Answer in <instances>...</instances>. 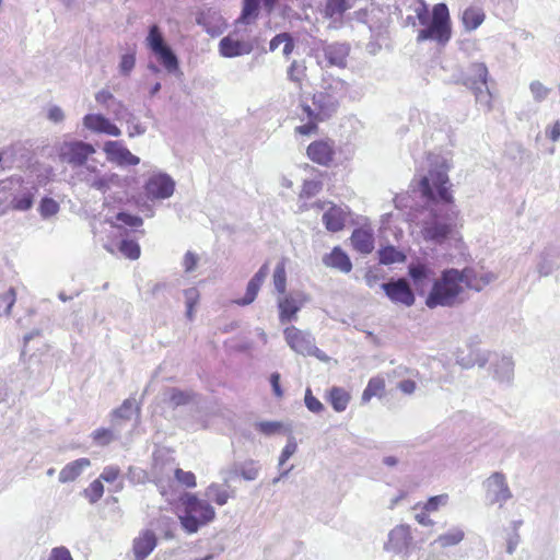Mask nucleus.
Returning <instances> with one entry per match:
<instances>
[{"label": "nucleus", "mask_w": 560, "mask_h": 560, "mask_svg": "<svg viewBox=\"0 0 560 560\" xmlns=\"http://www.w3.org/2000/svg\"><path fill=\"white\" fill-rule=\"evenodd\" d=\"M428 175L421 177L419 188L427 203L419 221L420 233L425 242L442 245L455 236L459 210L451 192L447 172L448 161L442 155L429 156Z\"/></svg>", "instance_id": "f257e3e1"}, {"label": "nucleus", "mask_w": 560, "mask_h": 560, "mask_svg": "<svg viewBox=\"0 0 560 560\" xmlns=\"http://www.w3.org/2000/svg\"><path fill=\"white\" fill-rule=\"evenodd\" d=\"M349 90L347 81L332 75L324 77L322 90L313 95L312 106H303V112L308 119L326 120L337 113L341 100L347 96Z\"/></svg>", "instance_id": "f03ea898"}, {"label": "nucleus", "mask_w": 560, "mask_h": 560, "mask_svg": "<svg viewBox=\"0 0 560 560\" xmlns=\"http://www.w3.org/2000/svg\"><path fill=\"white\" fill-rule=\"evenodd\" d=\"M462 272L451 268L442 271L441 277L435 279L425 299L429 308L438 306L452 307L462 302L460 295L464 292Z\"/></svg>", "instance_id": "7ed1b4c3"}, {"label": "nucleus", "mask_w": 560, "mask_h": 560, "mask_svg": "<svg viewBox=\"0 0 560 560\" xmlns=\"http://www.w3.org/2000/svg\"><path fill=\"white\" fill-rule=\"evenodd\" d=\"M182 503L184 514L179 515L180 525L188 534H195L201 526L215 518V510L208 500L199 499L196 494L186 493Z\"/></svg>", "instance_id": "20e7f679"}, {"label": "nucleus", "mask_w": 560, "mask_h": 560, "mask_svg": "<svg viewBox=\"0 0 560 560\" xmlns=\"http://www.w3.org/2000/svg\"><path fill=\"white\" fill-rule=\"evenodd\" d=\"M418 32L417 42L435 40L445 45L451 39V19L448 8L445 3H438L433 7L432 19L427 25H422Z\"/></svg>", "instance_id": "39448f33"}, {"label": "nucleus", "mask_w": 560, "mask_h": 560, "mask_svg": "<svg viewBox=\"0 0 560 560\" xmlns=\"http://www.w3.org/2000/svg\"><path fill=\"white\" fill-rule=\"evenodd\" d=\"M287 345L295 353L303 357H315L322 362H328L330 358L315 345L314 336L307 331L299 329L295 326H289L283 330Z\"/></svg>", "instance_id": "423d86ee"}, {"label": "nucleus", "mask_w": 560, "mask_h": 560, "mask_svg": "<svg viewBox=\"0 0 560 560\" xmlns=\"http://www.w3.org/2000/svg\"><path fill=\"white\" fill-rule=\"evenodd\" d=\"M488 68L485 63H472L463 84L472 91L476 102L487 112L492 109V95L488 88Z\"/></svg>", "instance_id": "0eeeda50"}, {"label": "nucleus", "mask_w": 560, "mask_h": 560, "mask_svg": "<svg viewBox=\"0 0 560 560\" xmlns=\"http://www.w3.org/2000/svg\"><path fill=\"white\" fill-rule=\"evenodd\" d=\"M95 153L92 144L83 141L65 142L60 147V159L72 167H79L86 164L89 156Z\"/></svg>", "instance_id": "6e6552de"}, {"label": "nucleus", "mask_w": 560, "mask_h": 560, "mask_svg": "<svg viewBox=\"0 0 560 560\" xmlns=\"http://www.w3.org/2000/svg\"><path fill=\"white\" fill-rule=\"evenodd\" d=\"M175 190V182L166 173L152 174L144 185V191L150 200L170 198Z\"/></svg>", "instance_id": "1a4fd4ad"}, {"label": "nucleus", "mask_w": 560, "mask_h": 560, "mask_svg": "<svg viewBox=\"0 0 560 560\" xmlns=\"http://www.w3.org/2000/svg\"><path fill=\"white\" fill-rule=\"evenodd\" d=\"M382 289L393 303L401 304L407 307L415 304V294L405 278L385 282L382 284Z\"/></svg>", "instance_id": "9d476101"}, {"label": "nucleus", "mask_w": 560, "mask_h": 560, "mask_svg": "<svg viewBox=\"0 0 560 560\" xmlns=\"http://www.w3.org/2000/svg\"><path fill=\"white\" fill-rule=\"evenodd\" d=\"M486 489L487 497L492 504L502 505L512 497L505 476L501 472H494L486 480Z\"/></svg>", "instance_id": "9b49d317"}, {"label": "nucleus", "mask_w": 560, "mask_h": 560, "mask_svg": "<svg viewBox=\"0 0 560 560\" xmlns=\"http://www.w3.org/2000/svg\"><path fill=\"white\" fill-rule=\"evenodd\" d=\"M306 296L301 292L290 293L278 299L279 319L281 323L294 320L296 313L303 307Z\"/></svg>", "instance_id": "f8f14e48"}, {"label": "nucleus", "mask_w": 560, "mask_h": 560, "mask_svg": "<svg viewBox=\"0 0 560 560\" xmlns=\"http://www.w3.org/2000/svg\"><path fill=\"white\" fill-rule=\"evenodd\" d=\"M103 150L109 161L121 166L137 165L140 162V159L119 141H106Z\"/></svg>", "instance_id": "ddd939ff"}, {"label": "nucleus", "mask_w": 560, "mask_h": 560, "mask_svg": "<svg viewBox=\"0 0 560 560\" xmlns=\"http://www.w3.org/2000/svg\"><path fill=\"white\" fill-rule=\"evenodd\" d=\"M83 126L95 133L119 137L121 130L102 114H88L83 117Z\"/></svg>", "instance_id": "4468645a"}, {"label": "nucleus", "mask_w": 560, "mask_h": 560, "mask_svg": "<svg viewBox=\"0 0 560 560\" xmlns=\"http://www.w3.org/2000/svg\"><path fill=\"white\" fill-rule=\"evenodd\" d=\"M307 156L315 163L328 166L335 156V143L331 140H318L307 147Z\"/></svg>", "instance_id": "2eb2a0df"}, {"label": "nucleus", "mask_w": 560, "mask_h": 560, "mask_svg": "<svg viewBox=\"0 0 560 560\" xmlns=\"http://www.w3.org/2000/svg\"><path fill=\"white\" fill-rule=\"evenodd\" d=\"M350 45L347 43H330L324 46L323 52L327 66L343 69L347 67V59L350 54Z\"/></svg>", "instance_id": "dca6fc26"}, {"label": "nucleus", "mask_w": 560, "mask_h": 560, "mask_svg": "<svg viewBox=\"0 0 560 560\" xmlns=\"http://www.w3.org/2000/svg\"><path fill=\"white\" fill-rule=\"evenodd\" d=\"M459 272H462L460 278L463 284L475 291H481L498 278L494 272H478L474 268H464L463 270H459Z\"/></svg>", "instance_id": "f3484780"}, {"label": "nucleus", "mask_w": 560, "mask_h": 560, "mask_svg": "<svg viewBox=\"0 0 560 560\" xmlns=\"http://www.w3.org/2000/svg\"><path fill=\"white\" fill-rule=\"evenodd\" d=\"M158 544L156 535L151 529H143L133 539L132 551L136 560H145Z\"/></svg>", "instance_id": "a211bd4d"}, {"label": "nucleus", "mask_w": 560, "mask_h": 560, "mask_svg": "<svg viewBox=\"0 0 560 560\" xmlns=\"http://www.w3.org/2000/svg\"><path fill=\"white\" fill-rule=\"evenodd\" d=\"M492 377L510 385L514 378V361L511 355H501L491 362Z\"/></svg>", "instance_id": "6ab92c4d"}, {"label": "nucleus", "mask_w": 560, "mask_h": 560, "mask_svg": "<svg viewBox=\"0 0 560 560\" xmlns=\"http://www.w3.org/2000/svg\"><path fill=\"white\" fill-rule=\"evenodd\" d=\"M219 50L223 57L234 58L250 54L253 45L245 40L235 39L229 35L220 40Z\"/></svg>", "instance_id": "aec40b11"}, {"label": "nucleus", "mask_w": 560, "mask_h": 560, "mask_svg": "<svg viewBox=\"0 0 560 560\" xmlns=\"http://www.w3.org/2000/svg\"><path fill=\"white\" fill-rule=\"evenodd\" d=\"M197 23L211 36H219L225 28L222 15L211 9L201 12L197 18Z\"/></svg>", "instance_id": "412c9836"}, {"label": "nucleus", "mask_w": 560, "mask_h": 560, "mask_svg": "<svg viewBox=\"0 0 560 560\" xmlns=\"http://www.w3.org/2000/svg\"><path fill=\"white\" fill-rule=\"evenodd\" d=\"M408 275L412 279V283L417 292L424 294L425 289L432 282L433 270L422 264H412L408 267Z\"/></svg>", "instance_id": "4be33fe9"}, {"label": "nucleus", "mask_w": 560, "mask_h": 560, "mask_svg": "<svg viewBox=\"0 0 560 560\" xmlns=\"http://www.w3.org/2000/svg\"><path fill=\"white\" fill-rule=\"evenodd\" d=\"M412 537L408 525H398L388 534V541L385 545L387 550L401 551L407 548Z\"/></svg>", "instance_id": "5701e85b"}, {"label": "nucleus", "mask_w": 560, "mask_h": 560, "mask_svg": "<svg viewBox=\"0 0 560 560\" xmlns=\"http://www.w3.org/2000/svg\"><path fill=\"white\" fill-rule=\"evenodd\" d=\"M259 468L254 460H248L242 463L240 465H234L231 469L222 472L224 483L228 485L229 481L234 476H241L245 480L252 481L258 477Z\"/></svg>", "instance_id": "b1692460"}, {"label": "nucleus", "mask_w": 560, "mask_h": 560, "mask_svg": "<svg viewBox=\"0 0 560 560\" xmlns=\"http://www.w3.org/2000/svg\"><path fill=\"white\" fill-rule=\"evenodd\" d=\"M268 273H269L268 264H264L259 268V270L254 275V277L249 280V282L247 284L245 296L238 301V304L248 305L255 300L262 282L267 278Z\"/></svg>", "instance_id": "393cba45"}, {"label": "nucleus", "mask_w": 560, "mask_h": 560, "mask_svg": "<svg viewBox=\"0 0 560 560\" xmlns=\"http://www.w3.org/2000/svg\"><path fill=\"white\" fill-rule=\"evenodd\" d=\"M264 4V8L267 12H271L275 9V5L278 0H260ZM258 2L259 0H244V7L242 10V14L238 18L237 22L243 24H249L253 22L258 15Z\"/></svg>", "instance_id": "a878e982"}, {"label": "nucleus", "mask_w": 560, "mask_h": 560, "mask_svg": "<svg viewBox=\"0 0 560 560\" xmlns=\"http://www.w3.org/2000/svg\"><path fill=\"white\" fill-rule=\"evenodd\" d=\"M347 212L337 206L330 207L323 215V222L330 232L341 231L346 224Z\"/></svg>", "instance_id": "bb28decb"}, {"label": "nucleus", "mask_w": 560, "mask_h": 560, "mask_svg": "<svg viewBox=\"0 0 560 560\" xmlns=\"http://www.w3.org/2000/svg\"><path fill=\"white\" fill-rule=\"evenodd\" d=\"M350 240L353 247L361 254H370L374 249L373 233L368 229H355Z\"/></svg>", "instance_id": "cd10ccee"}, {"label": "nucleus", "mask_w": 560, "mask_h": 560, "mask_svg": "<svg viewBox=\"0 0 560 560\" xmlns=\"http://www.w3.org/2000/svg\"><path fill=\"white\" fill-rule=\"evenodd\" d=\"M323 262L327 267H332L339 269L342 272H350L352 269V264L347 256L339 247H335L330 254H327L323 257Z\"/></svg>", "instance_id": "c85d7f7f"}, {"label": "nucleus", "mask_w": 560, "mask_h": 560, "mask_svg": "<svg viewBox=\"0 0 560 560\" xmlns=\"http://www.w3.org/2000/svg\"><path fill=\"white\" fill-rule=\"evenodd\" d=\"M91 465L89 458H79L66 465L59 472V481L62 483L75 480L82 471Z\"/></svg>", "instance_id": "c756f323"}, {"label": "nucleus", "mask_w": 560, "mask_h": 560, "mask_svg": "<svg viewBox=\"0 0 560 560\" xmlns=\"http://www.w3.org/2000/svg\"><path fill=\"white\" fill-rule=\"evenodd\" d=\"M559 268V254L545 250L540 254L536 269L540 277L550 276Z\"/></svg>", "instance_id": "7c9ffc66"}, {"label": "nucleus", "mask_w": 560, "mask_h": 560, "mask_svg": "<svg viewBox=\"0 0 560 560\" xmlns=\"http://www.w3.org/2000/svg\"><path fill=\"white\" fill-rule=\"evenodd\" d=\"M465 538V532L459 526L451 527L447 532L439 535L432 545H439L441 548H448L460 544Z\"/></svg>", "instance_id": "2f4dec72"}, {"label": "nucleus", "mask_w": 560, "mask_h": 560, "mask_svg": "<svg viewBox=\"0 0 560 560\" xmlns=\"http://www.w3.org/2000/svg\"><path fill=\"white\" fill-rule=\"evenodd\" d=\"M35 188H23L18 191L12 200L11 208L19 211H26L33 207Z\"/></svg>", "instance_id": "473e14b6"}, {"label": "nucleus", "mask_w": 560, "mask_h": 560, "mask_svg": "<svg viewBox=\"0 0 560 560\" xmlns=\"http://www.w3.org/2000/svg\"><path fill=\"white\" fill-rule=\"evenodd\" d=\"M485 13L480 8L469 7L467 8L462 15V22L464 24L465 30L474 31L479 27L485 21Z\"/></svg>", "instance_id": "72a5a7b5"}, {"label": "nucleus", "mask_w": 560, "mask_h": 560, "mask_svg": "<svg viewBox=\"0 0 560 560\" xmlns=\"http://www.w3.org/2000/svg\"><path fill=\"white\" fill-rule=\"evenodd\" d=\"M328 400L335 411L342 412L348 407L350 394L342 387L334 386L329 390Z\"/></svg>", "instance_id": "f704fd0d"}, {"label": "nucleus", "mask_w": 560, "mask_h": 560, "mask_svg": "<svg viewBox=\"0 0 560 560\" xmlns=\"http://www.w3.org/2000/svg\"><path fill=\"white\" fill-rule=\"evenodd\" d=\"M140 407L137 405L136 399L130 397L124 400L120 407L112 412V422L116 425L118 420H129L133 411L139 412Z\"/></svg>", "instance_id": "c9c22d12"}, {"label": "nucleus", "mask_w": 560, "mask_h": 560, "mask_svg": "<svg viewBox=\"0 0 560 560\" xmlns=\"http://www.w3.org/2000/svg\"><path fill=\"white\" fill-rule=\"evenodd\" d=\"M167 72L173 73L178 69V59L167 45L153 52Z\"/></svg>", "instance_id": "e433bc0d"}, {"label": "nucleus", "mask_w": 560, "mask_h": 560, "mask_svg": "<svg viewBox=\"0 0 560 560\" xmlns=\"http://www.w3.org/2000/svg\"><path fill=\"white\" fill-rule=\"evenodd\" d=\"M205 495L207 499L212 500L218 505H224L228 503L229 499L233 495L223 489V487L219 483H211L205 490Z\"/></svg>", "instance_id": "4c0bfd02"}, {"label": "nucleus", "mask_w": 560, "mask_h": 560, "mask_svg": "<svg viewBox=\"0 0 560 560\" xmlns=\"http://www.w3.org/2000/svg\"><path fill=\"white\" fill-rule=\"evenodd\" d=\"M385 388V382L382 377H372L362 393V401L368 402L372 397L380 396Z\"/></svg>", "instance_id": "58836bf2"}, {"label": "nucleus", "mask_w": 560, "mask_h": 560, "mask_svg": "<svg viewBox=\"0 0 560 560\" xmlns=\"http://www.w3.org/2000/svg\"><path fill=\"white\" fill-rule=\"evenodd\" d=\"M118 179L117 175L114 174H105V175H96L93 178H86V182L91 188L100 190L102 192L107 191L110 188V185Z\"/></svg>", "instance_id": "ea45409f"}, {"label": "nucleus", "mask_w": 560, "mask_h": 560, "mask_svg": "<svg viewBox=\"0 0 560 560\" xmlns=\"http://www.w3.org/2000/svg\"><path fill=\"white\" fill-rule=\"evenodd\" d=\"M145 42L152 52L167 46L158 25H152L150 27Z\"/></svg>", "instance_id": "a19ab883"}, {"label": "nucleus", "mask_w": 560, "mask_h": 560, "mask_svg": "<svg viewBox=\"0 0 560 560\" xmlns=\"http://www.w3.org/2000/svg\"><path fill=\"white\" fill-rule=\"evenodd\" d=\"M348 8L347 0H327L324 13L325 16L329 19H337L340 18Z\"/></svg>", "instance_id": "79ce46f5"}, {"label": "nucleus", "mask_w": 560, "mask_h": 560, "mask_svg": "<svg viewBox=\"0 0 560 560\" xmlns=\"http://www.w3.org/2000/svg\"><path fill=\"white\" fill-rule=\"evenodd\" d=\"M380 261L384 265L400 262L405 260V255L394 246L384 247L378 252Z\"/></svg>", "instance_id": "37998d69"}, {"label": "nucleus", "mask_w": 560, "mask_h": 560, "mask_svg": "<svg viewBox=\"0 0 560 560\" xmlns=\"http://www.w3.org/2000/svg\"><path fill=\"white\" fill-rule=\"evenodd\" d=\"M116 221L117 222L110 221V223L114 228H118V229H120L122 225L137 228V226L142 225V223H143V220L140 217L132 215V214H129L126 212L117 213Z\"/></svg>", "instance_id": "c03bdc74"}, {"label": "nucleus", "mask_w": 560, "mask_h": 560, "mask_svg": "<svg viewBox=\"0 0 560 560\" xmlns=\"http://www.w3.org/2000/svg\"><path fill=\"white\" fill-rule=\"evenodd\" d=\"M273 284L276 290L283 294L285 292L287 288V273H285V266L283 261H280L277 264L273 272Z\"/></svg>", "instance_id": "a18cd8bd"}, {"label": "nucleus", "mask_w": 560, "mask_h": 560, "mask_svg": "<svg viewBox=\"0 0 560 560\" xmlns=\"http://www.w3.org/2000/svg\"><path fill=\"white\" fill-rule=\"evenodd\" d=\"M305 71L306 67L304 66V63L294 60L288 69V78L290 81L301 85L302 81L306 75Z\"/></svg>", "instance_id": "49530a36"}, {"label": "nucleus", "mask_w": 560, "mask_h": 560, "mask_svg": "<svg viewBox=\"0 0 560 560\" xmlns=\"http://www.w3.org/2000/svg\"><path fill=\"white\" fill-rule=\"evenodd\" d=\"M120 253L129 259H138L140 257V246L135 241L124 240L119 245Z\"/></svg>", "instance_id": "de8ad7c7"}, {"label": "nucleus", "mask_w": 560, "mask_h": 560, "mask_svg": "<svg viewBox=\"0 0 560 560\" xmlns=\"http://www.w3.org/2000/svg\"><path fill=\"white\" fill-rule=\"evenodd\" d=\"M104 493V486L101 480H94L85 490L84 497L90 501V503L97 502Z\"/></svg>", "instance_id": "09e8293b"}, {"label": "nucleus", "mask_w": 560, "mask_h": 560, "mask_svg": "<svg viewBox=\"0 0 560 560\" xmlns=\"http://www.w3.org/2000/svg\"><path fill=\"white\" fill-rule=\"evenodd\" d=\"M126 122L128 124V136L130 138L141 136L147 130L145 126L132 113H127Z\"/></svg>", "instance_id": "8fccbe9b"}, {"label": "nucleus", "mask_w": 560, "mask_h": 560, "mask_svg": "<svg viewBox=\"0 0 560 560\" xmlns=\"http://www.w3.org/2000/svg\"><path fill=\"white\" fill-rule=\"evenodd\" d=\"M135 65H136L135 52L131 51V52L124 54L121 56L119 65H118L119 73L124 77H128L131 73V71L133 70Z\"/></svg>", "instance_id": "3c124183"}, {"label": "nucleus", "mask_w": 560, "mask_h": 560, "mask_svg": "<svg viewBox=\"0 0 560 560\" xmlns=\"http://www.w3.org/2000/svg\"><path fill=\"white\" fill-rule=\"evenodd\" d=\"M167 397L173 407L182 406L189 402L191 396L187 392H182L176 388H171L167 392Z\"/></svg>", "instance_id": "603ef678"}, {"label": "nucleus", "mask_w": 560, "mask_h": 560, "mask_svg": "<svg viewBox=\"0 0 560 560\" xmlns=\"http://www.w3.org/2000/svg\"><path fill=\"white\" fill-rule=\"evenodd\" d=\"M59 211V205L51 198H44L39 205V213L46 219L55 215Z\"/></svg>", "instance_id": "864d4df0"}, {"label": "nucleus", "mask_w": 560, "mask_h": 560, "mask_svg": "<svg viewBox=\"0 0 560 560\" xmlns=\"http://www.w3.org/2000/svg\"><path fill=\"white\" fill-rule=\"evenodd\" d=\"M93 441L98 445H108L116 439L115 434L109 429H97L92 433Z\"/></svg>", "instance_id": "5fc2aeb1"}, {"label": "nucleus", "mask_w": 560, "mask_h": 560, "mask_svg": "<svg viewBox=\"0 0 560 560\" xmlns=\"http://www.w3.org/2000/svg\"><path fill=\"white\" fill-rule=\"evenodd\" d=\"M282 423L279 421H260L255 424V428L265 435H273L282 429Z\"/></svg>", "instance_id": "6e6d98bb"}, {"label": "nucleus", "mask_w": 560, "mask_h": 560, "mask_svg": "<svg viewBox=\"0 0 560 560\" xmlns=\"http://www.w3.org/2000/svg\"><path fill=\"white\" fill-rule=\"evenodd\" d=\"M447 501H448L447 494H440V495L431 497L425 502V504L423 506H424V510H427V512L433 513V512H436L441 506H445L447 504Z\"/></svg>", "instance_id": "4d7b16f0"}, {"label": "nucleus", "mask_w": 560, "mask_h": 560, "mask_svg": "<svg viewBox=\"0 0 560 560\" xmlns=\"http://www.w3.org/2000/svg\"><path fill=\"white\" fill-rule=\"evenodd\" d=\"M298 450V443L295 441L294 436H290L288 439L287 445L281 452V455L279 457V467H282L285 462L296 452Z\"/></svg>", "instance_id": "13d9d810"}, {"label": "nucleus", "mask_w": 560, "mask_h": 560, "mask_svg": "<svg viewBox=\"0 0 560 560\" xmlns=\"http://www.w3.org/2000/svg\"><path fill=\"white\" fill-rule=\"evenodd\" d=\"M533 97L536 102H541L547 98L550 90L546 88L540 81H533L529 85Z\"/></svg>", "instance_id": "bf43d9fd"}, {"label": "nucleus", "mask_w": 560, "mask_h": 560, "mask_svg": "<svg viewBox=\"0 0 560 560\" xmlns=\"http://www.w3.org/2000/svg\"><path fill=\"white\" fill-rule=\"evenodd\" d=\"M304 402L306 408L314 413H319L324 410V405L313 396L312 390L310 388L305 392Z\"/></svg>", "instance_id": "052dcab7"}, {"label": "nucleus", "mask_w": 560, "mask_h": 560, "mask_svg": "<svg viewBox=\"0 0 560 560\" xmlns=\"http://www.w3.org/2000/svg\"><path fill=\"white\" fill-rule=\"evenodd\" d=\"M322 190V183L318 180H305L302 187L301 197L310 198Z\"/></svg>", "instance_id": "680f3d73"}, {"label": "nucleus", "mask_w": 560, "mask_h": 560, "mask_svg": "<svg viewBox=\"0 0 560 560\" xmlns=\"http://www.w3.org/2000/svg\"><path fill=\"white\" fill-rule=\"evenodd\" d=\"M175 478L178 482L185 485L188 488L196 487V477L191 471H184L180 468L175 469Z\"/></svg>", "instance_id": "e2e57ef3"}, {"label": "nucleus", "mask_w": 560, "mask_h": 560, "mask_svg": "<svg viewBox=\"0 0 560 560\" xmlns=\"http://www.w3.org/2000/svg\"><path fill=\"white\" fill-rule=\"evenodd\" d=\"M95 101L97 104L107 109L112 107V104L116 101V98L108 90H101L95 94Z\"/></svg>", "instance_id": "0e129e2a"}, {"label": "nucleus", "mask_w": 560, "mask_h": 560, "mask_svg": "<svg viewBox=\"0 0 560 560\" xmlns=\"http://www.w3.org/2000/svg\"><path fill=\"white\" fill-rule=\"evenodd\" d=\"M108 113H110L112 115H114V117L117 119V120H121V119H125L127 118V113L128 109L127 107L124 105V103L121 101H118L116 100L113 104H112V107L110 108H107L106 109Z\"/></svg>", "instance_id": "69168bd1"}, {"label": "nucleus", "mask_w": 560, "mask_h": 560, "mask_svg": "<svg viewBox=\"0 0 560 560\" xmlns=\"http://www.w3.org/2000/svg\"><path fill=\"white\" fill-rule=\"evenodd\" d=\"M199 257L192 252H187L184 256L183 265L186 272H191L196 269Z\"/></svg>", "instance_id": "338daca9"}, {"label": "nucleus", "mask_w": 560, "mask_h": 560, "mask_svg": "<svg viewBox=\"0 0 560 560\" xmlns=\"http://www.w3.org/2000/svg\"><path fill=\"white\" fill-rule=\"evenodd\" d=\"M49 560H73L70 551L65 547H57L51 550Z\"/></svg>", "instance_id": "774afa93"}]
</instances>
